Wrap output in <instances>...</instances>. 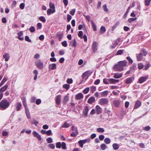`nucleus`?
<instances>
[{"label": "nucleus", "mask_w": 151, "mask_h": 151, "mask_svg": "<svg viewBox=\"0 0 151 151\" xmlns=\"http://www.w3.org/2000/svg\"><path fill=\"white\" fill-rule=\"evenodd\" d=\"M9 102L6 99H4L0 102V109L5 110L9 106Z\"/></svg>", "instance_id": "obj_1"}, {"label": "nucleus", "mask_w": 151, "mask_h": 151, "mask_svg": "<svg viewBox=\"0 0 151 151\" xmlns=\"http://www.w3.org/2000/svg\"><path fill=\"white\" fill-rule=\"evenodd\" d=\"M109 101L108 99L106 98H101L99 99V104L101 105H107Z\"/></svg>", "instance_id": "obj_2"}, {"label": "nucleus", "mask_w": 151, "mask_h": 151, "mask_svg": "<svg viewBox=\"0 0 151 151\" xmlns=\"http://www.w3.org/2000/svg\"><path fill=\"white\" fill-rule=\"evenodd\" d=\"M56 146L57 148H60L61 147L63 150H65L67 149L66 143L63 142L62 143L60 142H58L56 143Z\"/></svg>", "instance_id": "obj_3"}, {"label": "nucleus", "mask_w": 151, "mask_h": 151, "mask_svg": "<svg viewBox=\"0 0 151 151\" xmlns=\"http://www.w3.org/2000/svg\"><path fill=\"white\" fill-rule=\"evenodd\" d=\"M35 64L37 68L40 69H42L44 67L43 63L40 60H38L36 61Z\"/></svg>", "instance_id": "obj_4"}, {"label": "nucleus", "mask_w": 151, "mask_h": 151, "mask_svg": "<svg viewBox=\"0 0 151 151\" xmlns=\"http://www.w3.org/2000/svg\"><path fill=\"white\" fill-rule=\"evenodd\" d=\"M114 68L116 71H122L124 70V68L119 63L114 66Z\"/></svg>", "instance_id": "obj_5"}, {"label": "nucleus", "mask_w": 151, "mask_h": 151, "mask_svg": "<svg viewBox=\"0 0 151 151\" xmlns=\"http://www.w3.org/2000/svg\"><path fill=\"white\" fill-rule=\"evenodd\" d=\"M98 45V43L94 41L93 42L92 46V49L94 53L96 52L97 50Z\"/></svg>", "instance_id": "obj_6"}, {"label": "nucleus", "mask_w": 151, "mask_h": 151, "mask_svg": "<svg viewBox=\"0 0 151 151\" xmlns=\"http://www.w3.org/2000/svg\"><path fill=\"white\" fill-rule=\"evenodd\" d=\"M23 33L22 31H21L17 33L18 36L17 38L21 41H23L24 40V37L23 36Z\"/></svg>", "instance_id": "obj_7"}, {"label": "nucleus", "mask_w": 151, "mask_h": 151, "mask_svg": "<svg viewBox=\"0 0 151 151\" xmlns=\"http://www.w3.org/2000/svg\"><path fill=\"white\" fill-rule=\"evenodd\" d=\"M89 110L88 107L86 106L84 110L83 111V116L86 117L88 116V112Z\"/></svg>", "instance_id": "obj_8"}, {"label": "nucleus", "mask_w": 151, "mask_h": 151, "mask_svg": "<svg viewBox=\"0 0 151 151\" xmlns=\"http://www.w3.org/2000/svg\"><path fill=\"white\" fill-rule=\"evenodd\" d=\"M136 56L137 57V60L138 61H141L143 58V54L142 53L140 52L139 54H136Z\"/></svg>", "instance_id": "obj_9"}, {"label": "nucleus", "mask_w": 151, "mask_h": 151, "mask_svg": "<svg viewBox=\"0 0 151 151\" xmlns=\"http://www.w3.org/2000/svg\"><path fill=\"white\" fill-rule=\"evenodd\" d=\"M148 78V76H145L141 77L139 80V82L140 83H142L145 82Z\"/></svg>", "instance_id": "obj_10"}, {"label": "nucleus", "mask_w": 151, "mask_h": 151, "mask_svg": "<svg viewBox=\"0 0 151 151\" xmlns=\"http://www.w3.org/2000/svg\"><path fill=\"white\" fill-rule=\"evenodd\" d=\"M32 133L34 135V136L35 137H36L39 141H40L42 140V139L41 136L39 134L36 132L34 131Z\"/></svg>", "instance_id": "obj_11"}, {"label": "nucleus", "mask_w": 151, "mask_h": 151, "mask_svg": "<svg viewBox=\"0 0 151 151\" xmlns=\"http://www.w3.org/2000/svg\"><path fill=\"white\" fill-rule=\"evenodd\" d=\"M109 81L110 84H115L119 82V80L118 79H115L113 78H109L108 79Z\"/></svg>", "instance_id": "obj_12"}, {"label": "nucleus", "mask_w": 151, "mask_h": 151, "mask_svg": "<svg viewBox=\"0 0 151 151\" xmlns=\"http://www.w3.org/2000/svg\"><path fill=\"white\" fill-rule=\"evenodd\" d=\"M61 96L60 95H58L56 96V101L57 104L59 105L61 102Z\"/></svg>", "instance_id": "obj_13"}, {"label": "nucleus", "mask_w": 151, "mask_h": 151, "mask_svg": "<svg viewBox=\"0 0 151 151\" xmlns=\"http://www.w3.org/2000/svg\"><path fill=\"white\" fill-rule=\"evenodd\" d=\"M96 109L97 112V114H101L102 111V108L98 105L96 106Z\"/></svg>", "instance_id": "obj_14"}, {"label": "nucleus", "mask_w": 151, "mask_h": 151, "mask_svg": "<svg viewBox=\"0 0 151 151\" xmlns=\"http://www.w3.org/2000/svg\"><path fill=\"white\" fill-rule=\"evenodd\" d=\"M122 76V73H115L114 74V77L115 78H119L121 77Z\"/></svg>", "instance_id": "obj_15"}, {"label": "nucleus", "mask_w": 151, "mask_h": 151, "mask_svg": "<svg viewBox=\"0 0 151 151\" xmlns=\"http://www.w3.org/2000/svg\"><path fill=\"white\" fill-rule=\"evenodd\" d=\"M49 6L50 9H52V13H54L55 12V6L54 4L52 3L51 2H50L49 3Z\"/></svg>", "instance_id": "obj_16"}, {"label": "nucleus", "mask_w": 151, "mask_h": 151, "mask_svg": "<svg viewBox=\"0 0 151 151\" xmlns=\"http://www.w3.org/2000/svg\"><path fill=\"white\" fill-rule=\"evenodd\" d=\"M83 94L81 93L77 94L76 96V99L77 100H80L83 99Z\"/></svg>", "instance_id": "obj_17"}, {"label": "nucleus", "mask_w": 151, "mask_h": 151, "mask_svg": "<svg viewBox=\"0 0 151 151\" xmlns=\"http://www.w3.org/2000/svg\"><path fill=\"white\" fill-rule=\"evenodd\" d=\"M134 79V78L133 77L128 78L126 80V83L127 84L131 83L132 82Z\"/></svg>", "instance_id": "obj_18"}, {"label": "nucleus", "mask_w": 151, "mask_h": 151, "mask_svg": "<svg viewBox=\"0 0 151 151\" xmlns=\"http://www.w3.org/2000/svg\"><path fill=\"white\" fill-rule=\"evenodd\" d=\"M49 68L52 70H55L56 68V65L55 63L50 64L49 66Z\"/></svg>", "instance_id": "obj_19"}, {"label": "nucleus", "mask_w": 151, "mask_h": 151, "mask_svg": "<svg viewBox=\"0 0 151 151\" xmlns=\"http://www.w3.org/2000/svg\"><path fill=\"white\" fill-rule=\"evenodd\" d=\"M3 58L5 59V61H7L10 58L9 54L8 53H6L3 56Z\"/></svg>", "instance_id": "obj_20"}, {"label": "nucleus", "mask_w": 151, "mask_h": 151, "mask_svg": "<svg viewBox=\"0 0 151 151\" xmlns=\"http://www.w3.org/2000/svg\"><path fill=\"white\" fill-rule=\"evenodd\" d=\"M123 67L126 66L127 63V62L126 60L121 61L118 63Z\"/></svg>", "instance_id": "obj_21"}, {"label": "nucleus", "mask_w": 151, "mask_h": 151, "mask_svg": "<svg viewBox=\"0 0 151 151\" xmlns=\"http://www.w3.org/2000/svg\"><path fill=\"white\" fill-rule=\"evenodd\" d=\"M95 101V98L93 96L90 97L88 100V103L89 104H92Z\"/></svg>", "instance_id": "obj_22"}, {"label": "nucleus", "mask_w": 151, "mask_h": 151, "mask_svg": "<svg viewBox=\"0 0 151 151\" xmlns=\"http://www.w3.org/2000/svg\"><path fill=\"white\" fill-rule=\"evenodd\" d=\"M120 104V101L119 100H116L114 101H113V104L116 107H118L119 106V105Z\"/></svg>", "instance_id": "obj_23"}, {"label": "nucleus", "mask_w": 151, "mask_h": 151, "mask_svg": "<svg viewBox=\"0 0 151 151\" xmlns=\"http://www.w3.org/2000/svg\"><path fill=\"white\" fill-rule=\"evenodd\" d=\"M17 105L16 106V111H20L21 109V107L22 106V105L20 103H17Z\"/></svg>", "instance_id": "obj_24"}, {"label": "nucleus", "mask_w": 151, "mask_h": 151, "mask_svg": "<svg viewBox=\"0 0 151 151\" xmlns=\"http://www.w3.org/2000/svg\"><path fill=\"white\" fill-rule=\"evenodd\" d=\"M25 112L26 115V116L28 119L30 118V112L29 111L28 108L25 109Z\"/></svg>", "instance_id": "obj_25"}, {"label": "nucleus", "mask_w": 151, "mask_h": 151, "mask_svg": "<svg viewBox=\"0 0 151 151\" xmlns=\"http://www.w3.org/2000/svg\"><path fill=\"white\" fill-rule=\"evenodd\" d=\"M72 46L76 47L77 46L76 42V39H74L70 42Z\"/></svg>", "instance_id": "obj_26"}, {"label": "nucleus", "mask_w": 151, "mask_h": 151, "mask_svg": "<svg viewBox=\"0 0 151 151\" xmlns=\"http://www.w3.org/2000/svg\"><path fill=\"white\" fill-rule=\"evenodd\" d=\"M141 102L139 101H137L135 104V106L134 107V109H137L141 105Z\"/></svg>", "instance_id": "obj_27"}, {"label": "nucleus", "mask_w": 151, "mask_h": 151, "mask_svg": "<svg viewBox=\"0 0 151 151\" xmlns=\"http://www.w3.org/2000/svg\"><path fill=\"white\" fill-rule=\"evenodd\" d=\"M8 86L7 84L5 85L4 86L1 87L0 89V92H2L5 91L7 88Z\"/></svg>", "instance_id": "obj_28"}, {"label": "nucleus", "mask_w": 151, "mask_h": 151, "mask_svg": "<svg viewBox=\"0 0 151 151\" xmlns=\"http://www.w3.org/2000/svg\"><path fill=\"white\" fill-rule=\"evenodd\" d=\"M119 144L114 143L112 145V147L113 149L115 150H118L119 148Z\"/></svg>", "instance_id": "obj_29"}, {"label": "nucleus", "mask_w": 151, "mask_h": 151, "mask_svg": "<svg viewBox=\"0 0 151 151\" xmlns=\"http://www.w3.org/2000/svg\"><path fill=\"white\" fill-rule=\"evenodd\" d=\"M68 100H69L68 96L67 95L65 96H64V98L63 99V104H66V103H67V101H68Z\"/></svg>", "instance_id": "obj_30"}, {"label": "nucleus", "mask_w": 151, "mask_h": 151, "mask_svg": "<svg viewBox=\"0 0 151 151\" xmlns=\"http://www.w3.org/2000/svg\"><path fill=\"white\" fill-rule=\"evenodd\" d=\"M106 31V29L105 27L104 26L101 27L100 29V33L101 34H103Z\"/></svg>", "instance_id": "obj_31"}, {"label": "nucleus", "mask_w": 151, "mask_h": 151, "mask_svg": "<svg viewBox=\"0 0 151 151\" xmlns=\"http://www.w3.org/2000/svg\"><path fill=\"white\" fill-rule=\"evenodd\" d=\"M7 79L6 77H4L0 83V87L6 81Z\"/></svg>", "instance_id": "obj_32"}, {"label": "nucleus", "mask_w": 151, "mask_h": 151, "mask_svg": "<svg viewBox=\"0 0 151 151\" xmlns=\"http://www.w3.org/2000/svg\"><path fill=\"white\" fill-rule=\"evenodd\" d=\"M108 91L106 90L105 91H104L101 93V95L102 96H106L108 94Z\"/></svg>", "instance_id": "obj_33"}, {"label": "nucleus", "mask_w": 151, "mask_h": 151, "mask_svg": "<svg viewBox=\"0 0 151 151\" xmlns=\"http://www.w3.org/2000/svg\"><path fill=\"white\" fill-rule=\"evenodd\" d=\"M104 142L107 144H109L111 142L110 139L109 138H106L104 139Z\"/></svg>", "instance_id": "obj_34"}, {"label": "nucleus", "mask_w": 151, "mask_h": 151, "mask_svg": "<svg viewBox=\"0 0 151 151\" xmlns=\"http://www.w3.org/2000/svg\"><path fill=\"white\" fill-rule=\"evenodd\" d=\"M97 131L98 132L103 133L104 132V130L103 128H99L97 129Z\"/></svg>", "instance_id": "obj_35"}, {"label": "nucleus", "mask_w": 151, "mask_h": 151, "mask_svg": "<svg viewBox=\"0 0 151 151\" xmlns=\"http://www.w3.org/2000/svg\"><path fill=\"white\" fill-rule=\"evenodd\" d=\"M137 68V66L136 64L135 63H133L132 66L130 67V70L132 71V70H134Z\"/></svg>", "instance_id": "obj_36"}, {"label": "nucleus", "mask_w": 151, "mask_h": 151, "mask_svg": "<svg viewBox=\"0 0 151 151\" xmlns=\"http://www.w3.org/2000/svg\"><path fill=\"white\" fill-rule=\"evenodd\" d=\"M151 0H145V5L146 6H149L150 4Z\"/></svg>", "instance_id": "obj_37"}, {"label": "nucleus", "mask_w": 151, "mask_h": 151, "mask_svg": "<svg viewBox=\"0 0 151 151\" xmlns=\"http://www.w3.org/2000/svg\"><path fill=\"white\" fill-rule=\"evenodd\" d=\"M91 24L93 31H96V27L93 21L91 22Z\"/></svg>", "instance_id": "obj_38"}, {"label": "nucleus", "mask_w": 151, "mask_h": 151, "mask_svg": "<svg viewBox=\"0 0 151 151\" xmlns=\"http://www.w3.org/2000/svg\"><path fill=\"white\" fill-rule=\"evenodd\" d=\"M124 50H118L116 53V55H122L124 52Z\"/></svg>", "instance_id": "obj_39"}, {"label": "nucleus", "mask_w": 151, "mask_h": 151, "mask_svg": "<svg viewBox=\"0 0 151 151\" xmlns=\"http://www.w3.org/2000/svg\"><path fill=\"white\" fill-rule=\"evenodd\" d=\"M83 144H85L86 142H89L90 141V138H87L85 139L81 140Z\"/></svg>", "instance_id": "obj_40"}, {"label": "nucleus", "mask_w": 151, "mask_h": 151, "mask_svg": "<svg viewBox=\"0 0 151 151\" xmlns=\"http://www.w3.org/2000/svg\"><path fill=\"white\" fill-rule=\"evenodd\" d=\"M78 134V132H73L70 134V136L71 137H76Z\"/></svg>", "instance_id": "obj_41"}, {"label": "nucleus", "mask_w": 151, "mask_h": 151, "mask_svg": "<svg viewBox=\"0 0 151 151\" xmlns=\"http://www.w3.org/2000/svg\"><path fill=\"white\" fill-rule=\"evenodd\" d=\"M106 145L104 143L102 144L100 146L102 150H105L106 149Z\"/></svg>", "instance_id": "obj_42"}, {"label": "nucleus", "mask_w": 151, "mask_h": 151, "mask_svg": "<svg viewBox=\"0 0 151 151\" xmlns=\"http://www.w3.org/2000/svg\"><path fill=\"white\" fill-rule=\"evenodd\" d=\"M83 34V32L81 31H79L78 35L79 37H80L81 39H82Z\"/></svg>", "instance_id": "obj_43"}, {"label": "nucleus", "mask_w": 151, "mask_h": 151, "mask_svg": "<svg viewBox=\"0 0 151 151\" xmlns=\"http://www.w3.org/2000/svg\"><path fill=\"white\" fill-rule=\"evenodd\" d=\"M90 90V88L89 87H87L84 89L83 91V92L85 94L87 93Z\"/></svg>", "instance_id": "obj_44"}, {"label": "nucleus", "mask_w": 151, "mask_h": 151, "mask_svg": "<svg viewBox=\"0 0 151 151\" xmlns=\"http://www.w3.org/2000/svg\"><path fill=\"white\" fill-rule=\"evenodd\" d=\"M39 19L41 21H42L43 22H46V19L44 17H40L39 18Z\"/></svg>", "instance_id": "obj_45"}, {"label": "nucleus", "mask_w": 151, "mask_h": 151, "mask_svg": "<svg viewBox=\"0 0 151 151\" xmlns=\"http://www.w3.org/2000/svg\"><path fill=\"white\" fill-rule=\"evenodd\" d=\"M136 18H129L128 20V21L129 23H131L137 19Z\"/></svg>", "instance_id": "obj_46"}, {"label": "nucleus", "mask_w": 151, "mask_h": 151, "mask_svg": "<svg viewBox=\"0 0 151 151\" xmlns=\"http://www.w3.org/2000/svg\"><path fill=\"white\" fill-rule=\"evenodd\" d=\"M127 59L129 63L130 64H131L133 63V61L132 59L129 56L127 57L126 58Z\"/></svg>", "instance_id": "obj_47"}, {"label": "nucleus", "mask_w": 151, "mask_h": 151, "mask_svg": "<svg viewBox=\"0 0 151 151\" xmlns=\"http://www.w3.org/2000/svg\"><path fill=\"white\" fill-rule=\"evenodd\" d=\"M96 90V86H92L91 87V91L93 93L94 91Z\"/></svg>", "instance_id": "obj_48"}, {"label": "nucleus", "mask_w": 151, "mask_h": 151, "mask_svg": "<svg viewBox=\"0 0 151 151\" xmlns=\"http://www.w3.org/2000/svg\"><path fill=\"white\" fill-rule=\"evenodd\" d=\"M120 38H119L115 40V42L114 43V44L116 46V47L119 44V41L120 40Z\"/></svg>", "instance_id": "obj_49"}, {"label": "nucleus", "mask_w": 151, "mask_h": 151, "mask_svg": "<svg viewBox=\"0 0 151 151\" xmlns=\"http://www.w3.org/2000/svg\"><path fill=\"white\" fill-rule=\"evenodd\" d=\"M70 86V85L68 84H65L63 85V88L67 90H68Z\"/></svg>", "instance_id": "obj_50"}, {"label": "nucleus", "mask_w": 151, "mask_h": 151, "mask_svg": "<svg viewBox=\"0 0 151 151\" xmlns=\"http://www.w3.org/2000/svg\"><path fill=\"white\" fill-rule=\"evenodd\" d=\"M70 126V124H69L67 123V122H65L62 127L68 128V127Z\"/></svg>", "instance_id": "obj_51"}, {"label": "nucleus", "mask_w": 151, "mask_h": 151, "mask_svg": "<svg viewBox=\"0 0 151 151\" xmlns=\"http://www.w3.org/2000/svg\"><path fill=\"white\" fill-rule=\"evenodd\" d=\"M71 129L72 131H73V132H78L77 127L73 126L72 127Z\"/></svg>", "instance_id": "obj_52"}, {"label": "nucleus", "mask_w": 151, "mask_h": 151, "mask_svg": "<svg viewBox=\"0 0 151 151\" xmlns=\"http://www.w3.org/2000/svg\"><path fill=\"white\" fill-rule=\"evenodd\" d=\"M61 44L64 47H66L68 45L67 42L65 40L64 41L62 42Z\"/></svg>", "instance_id": "obj_53"}, {"label": "nucleus", "mask_w": 151, "mask_h": 151, "mask_svg": "<svg viewBox=\"0 0 151 151\" xmlns=\"http://www.w3.org/2000/svg\"><path fill=\"white\" fill-rule=\"evenodd\" d=\"M42 24L40 23H38L37 25V30L40 29L42 28Z\"/></svg>", "instance_id": "obj_54"}, {"label": "nucleus", "mask_w": 151, "mask_h": 151, "mask_svg": "<svg viewBox=\"0 0 151 151\" xmlns=\"http://www.w3.org/2000/svg\"><path fill=\"white\" fill-rule=\"evenodd\" d=\"M29 30L31 32H33L35 31V29L34 26H32L29 28Z\"/></svg>", "instance_id": "obj_55"}, {"label": "nucleus", "mask_w": 151, "mask_h": 151, "mask_svg": "<svg viewBox=\"0 0 151 151\" xmlns=\"http://www.w3.org/2000/svg\"><path fill=\"white\" fill-rule=\"evenodd\" d=\"M141 51L142 52V53H143L144 55V56L146 55H147V53H148L144 49H142L141 50Z\"/></svg>", "instance_id": "obj_56"}, {"label": "nucleus", "mask_w": 151, "mask_h": 151, "mask_svg": "<svg viewBox=\"0 0 151 151\" xmlns=\"http://www.w3.org/2000/svg\"><path fill=\"white\" fill-rule=\"evenodd\" d=\"M47 142L48 143H51L53 142L52 139L51 137H48L47 139Z\"/></svg>", "instance_id": "obj_57"}, {"label": "nucleus", "mask_w": 151, "mask_h": 151, "mask_svg": "<svg viewBox=\"0 0 151 151\" xmlns=\"http://www.w3.org/2000/svg\"><path fill=\"white\" fill-rule=\"evenodd\" d=\"M57 36L58 37L59 41H60L63 37V35L62 34H59L57 35Z\"/></svg>", "instance_id": "obj_58"}, {"label": "nucleus", "mask_w": 151, "mask_h": 151, "mask_svg": "<svg viewBox=\"0 0 151 151\" xmlns=\"http://www.w3.org/2000/svg\"><path fill=\"white\" fill-rule=\"evenodd\" d=\"M119 24V22H116L115 24L112 27V29L113 30Z\"/></svg>", "instance_id": "obj_59"}, {"label": "nucleus", "mask_w": 151, "mask_h": 151, "mask_svg": "<svg viewBox=\"0 0 151 151\" xmlns=\"http://www.w3.org/2000/svg\"><path fill=\"white\" fill-rule=\"evenodd\" d=\"M130 9L129 8V7H128L127 11L124 14V18H126L127 17V15Z\"/></svg>", "instance_id": "obj_60"}, {"label": "nucleus", "mask_w": 151, "mask_h": 151, "mask_svg": "<svg viewBox=\"0 0 151 151\" xmlns=\"http://www.w3.org/2000/svg\"><path fill=\"white\" fill-rule=\"evenodd\" d=\"M25 40L26 41L29 42H31V40L29 39V37L27 36H25Z\"/></svg>", "instance_id": "obj_61"}, {"label": "nucleus", "mask_w": 151, "mask_h": 151, "mask_svg": "<svg viewBox=\"0 0 151 151\" xmlns=\"http://www.w3.org/2000/svg\"><path fill=\"white\" fill-rule=\"evenodd\" d=\"M103 9L104 11H105L106 12H108V9L107 8V6L106 4L104 5L103 6Z\"/></svg>", "instance_id": "obj_62"}, {"label": "nucleus", "mask_w": 151, "mask_h": 151, "mask_svg": "<svg viewBox=\"0 0 151 151\" xmlns=\"http://www.w3.org/2000/svg\"><path fill=\"white\" fill-rule=\"evenodd\" d=\"M144 67V65L143 64L140 63L138 65V68L139 69H142Z\"/></svg>", "instance_id": "obj_63"}, {"label": "nucleus", "mask_w": 151, "mask_h": 151, "mask_svg": "<svg viewBox=\"0 0 151 151\" xmlns=\"http://www.w3.org/2000/svg\"><path fill=\"white\" fill-rule=\"evenodd\" d=\"M67 82L68 84H71L72 83L73 81L71 78H68L67 80Z\"/></svg>", "instance_id": "obj_64"}]
</instances>
